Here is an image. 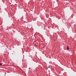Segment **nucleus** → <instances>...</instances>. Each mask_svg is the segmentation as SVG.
<instances>
[{"instance_id": "1", "label": "nucleus", "mask_w": 76, "mask_h": 76, "mask_svg": "<svg viewBox=\"0 0 76 76\" xmlns=\"http://www.w3.org/2000/svg\"><path fill=\"white\" fill-rule=\"evenodd\" d=\"M67 50H69V46H67Z\"/></svg>"}, {"instance_id": "2", "label": "nucleus", "mask_w": 76, "mask_h": 76, "mask_svg": "<svg viewBox=\"0 0 76 76\" xmlns=\"http://www.w3.org/2000/svg\"><path fill=\"white\" fill-rule=\"evenodd\" d=\"M1 65H2V64L0 63V66H1Z\"/></svg>"}, {"instance_id": "3", "label": "nucleus", "mask_w": 76, "mask_h": 76, "mask_svg": "<svg viewBox=\"0 0 76 76\" xmlns=\"http://www.w3.org/2000/svg\"><path fill=\"white\" fill-rule=\"evenodd\" d=\"M50 66H49L48 67V68H50Z\"/></svg>"}, {"instance_id": "4", "label": "nucleus", "mask_w": 76, "mask_h": 76, "mask_svg": "<svg viewBox=\"0 0 76 76\" xmlns=\"http://www.w3.org/2000/svg\"><path fill=\"white\" fill-rule=\"evenodd\" d=\"M30 69V68H29V69Z\"/></svg>"}]
</instances>
